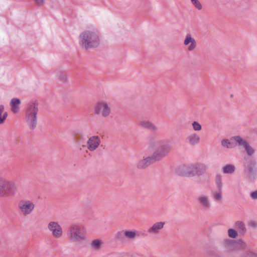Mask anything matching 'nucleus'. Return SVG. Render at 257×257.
Returning <instances> with one entry per match:
<instances>
[{
	"label": "nucleus",
	"instance_id": "1",
	"mask_svg": "<svg viewBox=\"0 0 257 257\" xmlns=\"http://www.w3.org/2000/svg\"><path fill=\"white\" fill-rule=\"evenodd\" d=\"M80 44L86 50L97 48L100 39L98 32L95 30H86L80 33Z\"/></svg>",
	"mask_w": 257,
	"mask_h": 257
},
{
	"label": "nucleus",
	"instance_id": "2",
	"mask_svg": "<svg viewBox=\"0 0 257 257\" xmlns=\"http://www.w3.org/2000/svg\"><path fill=\"white\" fill-rule=\"evenodd\" d=\"M206 166L204 164H194L183 165L176 169V173L185 177H193L202 175L206 171Z\"/></svg>",
	"mask_w": 257,
	"mask_h": 257
},
{
	"label": "nucleus",
	"instance_id": "39",
	"mask_svg": "<svg viewBox=\"0 0 257 257\" xmlns=\"http://www.w3.org/2000/svg\"><path fill=\"white\" fill-rule=\"evenodd\" d=\"M237 242H239L242 246L245 245V243L241 240H238Z\"/></svg>",
	"mask_w": 257,
	"mask_h": 257
},
{
	"label": "nucleus",
	"instance_id": "37",
	"mask_svg": "<svg viewBox=\"0 0 257 257\" xmlns=\"http://www.w3.org/2000/svg\"><path fill=\"white\" fill-rule=\"evenodd\" d=\"M44 1L45 0H34L35 3L39 6H43L44 5Z\"/></svg>",
	"mask_w": 257,
	"mask_h": 257
},
{
	"label": "nucleus",
	"instance_id": "25",
	"mask_svg": "<svg viewBox=\"0 0 257 257\" xmlns=\"http://www.w3.org/2000/svg\"><path fill=\"white\" fill-rule=\"evenodd\" d=\"M4 108L5 107L4 105H0V124L4 123L8 115V112L4 111Z\"/></svg>",
	"mask_w": 257,
	"mask_h": 257
},
{
	"label": "nucleus",
	"instance_id": "16",
	"mask_svg": "<svg viewBox=\"0 0 257 257\" xmlns=\"http://www.w3.org/2000/svg\"><path fill=\"white\" fill-rule=\"evenodd\" d=\"M139 125L143 128L152 132H156L158 129V127L155 124L149 120H140L139 122Z\"/></svg>",
	"mask_w": 257,
	"mask_h": 257
},
{
	"label": "nucleus",
	"instance_id": "15",
	"mask_svg": "<svg viewBox=\"0 0 257 257\" xmlns=\"http://www.w3.org/2000/svg\"><path fill=\"white\" fill-rule=\"evenodd\" d=\"M155 161L152 156H149L139 161L137 164V167L138 169H144L153 164Z\"/></svg>",
	"mask_w": 257,
	"mask_h": 257
},
{
	"label": "nucleus",
	"instance_id": "40",
	"mask_svg": "<svg viewBox=\"0 0 257 257\" xmlns=\"http://www.w3.org/2000/svg\"><path fill=\"white\" fill-rule=\"evenodd\" d=\"M155 145V142L152 140H150V147L153 148Z\"/></svg>",
	"mask_w": 257,
	"mask_h": 257
},
{
	"label": "nucleus",
	"instance_id": "18",
	"mask_svg": "<svg viewBox=\"0 0 257 257\" xmlns=\"http://www.w3.org/2000/svg\"><path fill=\"white\" fill-rule=\"evenodd\" d=\"M189 43L191 44L188 46V49L189 51H192L196 46V42L195 40L192 37L190 34H187L184 40V44L185 45H188Z\"/></svg>",
	"mask_w": 257,
	"mask_h": 257
},
{
	"label": "nucleus",
	"instance_id": "21",
	"mask_svg": "<svg viewBox=\"0 0 257 257\" xmlns=\"http://www.w3.org/2000/svg\"><path fill=\"white\" fill-rule=\"evenodd\" d=\"M125 239L133 240L137 236L139 235L138 232L134 229L133 230H124V234Z\"/></svg>",
	"mask_w": 257,
	"mask_h": 257
},
{
	"label": "nucleus",
	"instance_id": "35",
	"mask_svg": "<svg viewBox=\"0 0 257 257\" xmlns=\"http://www.w3.org/2000/svg\"><path fill=\"white\" fill-rule=\"evenodd\" d=\"M250 196L252 199L257 200V190L251 192Z\"/></svg>",
	"mask_w": 257,
	"mask_h": 257
},
{
	"label": "nucleus",
	"instance_id": "31",
	"mask_svg": "<svg viewBox=\"0 0 257 257\" xmlns=\"http://www.w3.org/2000/svg\"><path fill=\"white\" fill-rule=\"evenodd\" d=\"M238 233L236 230L233 228H229L228 230V235L229 237L235 238L237 236Z\"/></svg>",
	"mask_w": 257,
	"mask_h": 257
},
{
	"label": "nucleus",
	"instance_id": "20",
	"mask_svg": "<svg viewBox=\"0 0 257 257\" xmlns=\"http://www.w3.org/2000/svg\"><path fill=\"white\" fill-rule=\"evenodd\" d=\"M235 166L232 164H227L222 168V172L224 174H232L235 171Z\"/></svg>",
	"mask_w": 257,
	"mask_h": 257
},
{
	"label": "nucleus",
	"instance_id": "28",
	"mask_svg": "<svg viewBox=\"0 0 257 257\" xmlns=\"http://www.w3.org/2000/svg\"><path fill=\"white\" fill-rule=\"evenodd\" d=\"M221 145L223 147L231 149L233 148L232 143L228 139H223L221 142Z\"/></svg>",
	"mask_w": 257,
	"mask_h": 257
},
{
	"label": "nucleus",
	"instance_id": "14",
	"mask_svg": "<svg viewBox=\"0 0 257 257\" xmlns=\"http://www.w3.org/2000/svg\"><path fill=\"white\" fill-rule=\"evenodd\" d=\"M100 139L98 136H93L90 137L87 141L86 148L90 151H94L100 145Z\"/></svg>",
	"mask_w": 257,
	"mask_h": 257
},
{
	"label": "nucleus",
	"instance_id": "24",
	"mask_svg": "<svg viewBox=\"0 0 257 257\" xmlns=\"http://www.w3.org/2000/svg\"><path fill=\"white\" fill-rule=\"evenodd\" d=\"M102 244V241L99 239H93L91 242V247L96 250H99L101 248Z\"/></svg>",
	"mask_w": 257,
	"mask_h": 257
},
{
	"label": "nucleus",
	"instance_id": "32",
	"mask_svg": "<svg viewBox=\"0 0 257 257\" xmlns=\"http://www.w3.org/2000/svg\"><path fill=\"white\" fill-rule=\"evenodd\" d=\"M191 2L196 9L198 10H201L202 8V5L198 0H191Z\"/></svg>",
	"mask_w": 257,
	"mask_h": 257
},
{
	"label": "nucleus",
	"instance_id": "11",
	"mask_svg": "<svg viewBox=\"0 0 257 257\" xmlns=\"http://www.w3.org/2000/svg\"><path fill=\"white\" fill-rule=\"evenodd\" d=\"M199 206L204 211L208 210L211 207V203L208 196L202 194L196 198Z\"/></svg>",
	"mask_w": 257,
	"mask_h": 257
},
{
	"label": "nucleus",
	"instance_id": "7",
	"mask_svg": "<svg viewBox=\"0 0 257 257\" xmlns=\"http://www.w3.org/2000/svg\"><path fill=\"white\" fill-rule=\"evenodd\" d=\"M256 163L254 160H249L244 165V173L248 180H254L257 177Z\"/></svg>",
	"mask_w": 257,
	"mask_h": 257
},
{
	"label": "nucleus",
	"instance_id": "19",
	"mask_svg": "<svg viewBox=\"0 0 257 257\" xmlns=\"http://www.w3.org/2000/svg\"><path fill=\"white\" fill-rule=\"evenodd\" d=\"M21 104V100L17 97L13 98L10 102V105L11 106V111L14 113H18L20 110V104Z\"/></svg>",
	"mask_w": 257,
	"mask_h": 257
},
{
	"label": "nucleus",
	"instance_id": "8",
	"mask_svg": "<svg viewBox=\"0 0 257 257\" xmlns=\"http://www.w3.org/2000/svg\"><path fill=\"white\" fill-rule=\"evenodd\" d=\"M231 139L234 140L239 146L244 149L247 156H251L254 153L253 148L250 146L246 140L243 139L240 136L232 137Z\"/></svg>",
	"mask_w": 257,
	"mask_h": 257
},
{
	"label": "nucleus",
	"instance_id": "6",
	"mask_svg": "<svg viewBox=\"0 0 257 257\" xmlns=\"http://www.w3.org/2000/svg\"><path fill=\"white\" fill-rule=\"evenodd\" d=\"M16 184L11 181L0 179V196H10L14 195L17 191Z\"/></svg>",
	"mask_w": 257,
	"mask_h": 257
},
{
	"label": "nucleus",
	"instance_id": "3",
	"mask_svg": "<svg viewBox=\"0 0 257 257\" xmlns=\"http://www.w3.org/2000/svg\"><path fill=\"white\" fill-rule=\"evenodd\" d=\"M38 111V104L36 101H32L28 105L25 120L30 129L34 130L37 124V115Z\"/></svg>",
	"mask_w": 257,
	"mask_h": 257
},
{
	"label": "nucleus",
	"instance_id": "27",
	"mask_svg": "<svg viewBox=\"0 0 257 257\" xmlns=\"http://www.w3.org/2000/svg\"><path fill=\"white\" fill-rule=\"evenodd\" d=\"M124 234V230L117 231L114 234V238L116 240L122 242L124 241V239H125V235Z\"/></svg>",
	"mask_w": 257,
	"mask_h": 257
},
{
	"label": "nucleus",
	"instance_id": "38",
	"mask_svg": "<svg viewBox=\"0 0 257 257\" xmlns=\"http://www.w3.org/2000/svg\"><path fill=\"white\" fill-rule=\"evenodd\" d=\"M59 78L61 81L64 82L66 80V76L64 74H61L59 75Z\"/></svg>",
	"mask_w": 257,
	"mask_h": 257
},
{
	"label": "nucleus",
	"instance_id": "29",
	"mask_svg": "<svg viewBox=\"0 0 257 257\" xmlns=\"http://www.w3.org/2000/svg\"><path fill=\"white\" fill-rule=\"evenodd\" d=\"M216 185L218 191H221L222 187V182L221 176L220 175H217L216 176Z\"/></svg>",
	"mask_w": 257,
	"mask_h": 257
},
{
	"label": "nucleus",
	"instance_id": "9",
	"mask_svg": "<svg viewBox=\"0 0 257 257\" xmlns=\"http://www.w3.org/2000/svg\"><path fill=\"white\" fill-rule=\"evenodd\" d=\"M18 207L23 214H30L35 208L34 204L28 200H22L18 203Z\"/></svg>",
	"mask_w": 257,
	"mask_h": 257
},
{
	"label": "nucleus",
	"instance_id": "30",
	"mask_svg": "<svg viewBox=\"0 0 257 257\" xmlns=\"http://www.w3.org/2000/svg\"><path fill=\"white\" fill-rule=\"evenodd\" d=\"M212 197L213 199L216 202L221 201L222 198L221 191H218V192L212 193Z\"/></svg>",
	"mask_w": 257,
	"mask_h": 257
},
{
	"label": "nucleus",
	"instance_id": "23",
	"mask_svg": "<svg viewBox=\"0 0 257 257\" xmlns=\"http://www.w3.org/2000/svg\"><path fill=\"white\" fill-rule=\"evenodd\" d=\"M187 139L188 140L189 143L191 145H195L199 143L200 138L196 134H193L189 136Z\"/></svg>",
	"mask_w": 257,
	"mask_h": 257
},
{
	"label": "nucleus",
	"instance_id": "33",
	"mask_svg": "<svg viewBox=\"0 0 257 257\" xmlns=\"http://www.w3.org/2000/svg\"><path fill=\"white\" fill-rule=\"evenodd\" d=\"M192 125L193 130L195 131H200L202 128L201 125L196 121H193L192 122Z\"/></svg>",
	"mask_w": 257,
	"mask_h": 257
},
{
	"label": "nucleus",
	"instance_id": "10",
	"mask_svg": "<svg viewBox=\"0 0 257 257\" xmlns=\"http://www.w3.org/2000/svg\"><path fill=\"white\" fill-rule=\"evenodd\" d=\"M74 140L78 148L80 150L82 148H86V146L85 145L86 140V136L83 133L79 130H75L73 134Z\"/></svg>",
	"mask_w": 257,
	"mask_h": 257
},
{
	"label": "nucleus",
	"instance_id": "36",
	"mask_svg": "<svg viewBox=\"0 0 257 257\" xmlns=\"http://www.w3.org/2000/svg\"><path fill=\"white\" fill-rule=\"evenodd\" d=\"M243 257H257V255L252 252H248L244 254Z\"/></svg>",
	"mask_w": 257,
	"mask_h": 257
},
{
	"label": "nucleus",
	"instance_id": "4",
	"mask_svg": "<svg viewBox=\"0 0 257 257\" xmlns=\"http://www.w3.org/2000/svg\"><path fill=\"white\" fill-rule=\"evenodd\" d=\"M86 228L83 225L76 224L71 225L68 229L67 234L69 239L75 242L85 240L86 237Z\"/></svg>",
	"mask_w": 257,
	"mask_h": 257
},
{
	"label": "nucleus",
	"instance_id": "17",
	"mask_svg": "<svg viewBox=\"0 0 257 257\" xmlns=\"http://www.w3.org/2000/svg\"><path fill=\"white\" fill-rule=\"evenodd\" d=\"M164 225V222H157L149 228L148 232L150 234H157L163 228Z\"/></svg>",
	"mask_w": 257,
	"mask_h": 257
},
{
	"label": "nucleus",
	"instance_id": "13",
	"mask_svg": "<svg viewBox=\"0 0 257 257\" xmlns=\"http://www.w3.org/2000/svg\"><path fill=\"white\" fill-rule=\"evenodd\" d=\"M95 114H99L101 113L102 115L106 117L110 113V109L108 105L105 103H99L96 105L94 109Z\"/></svg>",
	"mask_w": 257,
	"mask_h": 257
},
{
	"label": "nucleus",
	"instance_id": "34",
	"mask_svg": "<svg viewBox=\"0 0 257 257\" xmlns=\"http://www.w3.org/2000/svg\"><path fill=\"white\" fill-rule=\"evenodd\" d=\"M248 225L253 229H256L257 228V222L253 220H249L248 222Z\"/></svg>",
	"mask_w": 257,
	"mask_h": 257
},
{
	"label": "nucleus",
	"instance_id": "12",
	"mask_svg": "<svg viewBox=\"0 0 257 257\" xmlns=\"http://www.w3.org/2000/svg\"><path fill=\"white\" fill-rule=\"evenodd\" d=\"M48 229L52 232V235L56 238H60L63 234V230L58 222L51 221L48 225Z\"/></svg>",
	"mask_w": 257,
	"mask_h": 257
},
{
	"label": "nucleus",
	"instance_id": "5",
	"mask_svg": "<svg viewBox=\"0 0 257 257\" xmlns=\"http://www.w3.org/2000/svg\"><path fill=\"white\" fill-rule=\"evenodd\" d=\"M171 147L170 143L168 140H163L157 147L152 157L155 161H159L168 154Z\"/></svg>",
	"mask_w": 257,
	"mask_h": 257
},
{
	"label": "nucleus",
	"instance_id": "26",
	"mask_svg": "<svg viewBox=\"0 0 257 257\" xmlns=\"http://www.w3.org/2000/svg\"><path fill=\"white\" fill-rule=\"evenodd\" d=\"M235 225L236 227L239 230L240 233L244 234L246 232V228L243 222L237 221L235 222Z\"/></svg>",
	"mask_w": 257,
	"mask_h": 257
},
{
	"label": "nucleus",
	"instance_id": "22",
	"mask_svg": "<svg viewBox=\"0 0 257 257\" xmlns=\"http://www.w3.org/2000/svg\"><path fill=\"white\" fill-rule=\"evenodd\" d=\"M237 241L228 238L225 239L223 241V245L225 247L229 249H233Z\"/></svg>",
	"mask_w": 257,
	"mask_h": 257
}]
</instances>
